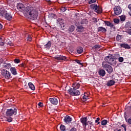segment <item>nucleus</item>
Here are the masks:
<instances>
[{"instance_id":"2","label":"nucleus","mask_w":131,"mask_h":131,"mask_svg":"<svg viewBox=\"0 0 131 131\" xmlns=\"http://www.w3.org/2000/svg\"><path fill=\"white\" fill-rule=\"evenodd\" d=\"M80 86V84L78 82H75L73 84V89H70L68 90V93L71 96H79L80 95V92L79 91L77 90V89H79Z\"/></svg>"},{"instance_id":"49","label":"nucleus","mask_w":131,"mask_h":131,"mask_svg":"<svg viewBox=\"0 0 131 131\" xmlns=\"http://www.w3.org/2000/svg\"><path fill=\"white\" fill-rule=\"evenodd\" d=\"M70 131H77V130L75 128H72Z\"/></svg>"},{"instance_id":"15","label":"nucleus","mask_w":131,"mask_h":131,"mask_svg":"<svg viewBox=\"0 0 131 131\" xmlns=\"http://www.w3.org/2000/svg\"><path fill=\"white\" fill-rule=\"evenodd\" d=\"M76 31L77 32H83V31H84V28L81 26H77Z\"/></svg>"},{"instance_id":"27","label":"nucleus","mask_w":131,"mask_h":131,"mask_svg":"<svg viewBox=\"0 0 131 131\" xmlns=\"http://www.w3.org/2000/svg\"><path fill=\"white\" fill-rule=\"evenodd\" d=\"M108 64H110V65H115L116 64V60L112 58L111 60L109 61Z\"/></svg>"},{"instance_id":"6","label":"nucleus","mask_w":131,"mask_h":131,"mask_svg":"<svg viewBox=\"0 0 131 131\" xmlns=\"http://www.w3.org/2000/svg\"><path fill=\"white\" fill-rule=\"evenodd\" d=\"M90 7L92 10H94L95 12L98 13V14H101L102 13V8L98 7L97 4H92L90 5Z\"/></svg>"},{"instance_id":"43","label":"nucleus","mask_w":131,"mask_h":131,"mask_svg":"<svg viewBox=\"0 0 131 131\" xmlns=\"http://www.w3.org/2000/svg\"><path fill=\"white\" fill-rule=\"evenodd\" d=\"M114 131H121V129L120 127L114 128Z\"/></svg>"},{"instance_id":"10","label":"nucleus","mask_w":131,"mask_h":131,"mask_svg":"<svg viewBox=\"0 0 131 131\" xmlns=\"http://www.w3.org/2000/svg\"><path fill=\"white\" fill-rule=\"evenodd\" d=\"M55 60H58V61H65L67 58L66 56H63L62 55H59L54 57Z\"/></svg>"},{"instance_id":"40","label":"nucleus","mask_w":131,"mask_h":131,"mask_svg":"<svg viewBox=\"0 0 131 131\" xmlns=\"http://www.w3.org/2000/svg\"><path fill=\"white\" fill-rule=\"evenodd\" d=\"M120 20H121V21H125V16H121L120 17Z\"/></svg>"},{"instance_id":"48","label":"nucleus","mask_w":131,"mask_h":131,"mask_svg":"<svg viewBox=\"0 0 131 131\" xmlns=\"http://www.w3.org/2000/svg\"><path fill=\"white\" fill-rule=\"evenodd\" d=\"M127 122H128V123H129V124H131V117L128 119V120L127 121Z\"/></svg>"},{"instance_id":"9","label":"nucleus","mask_w":131,"mask_h":131,"mask_svg":"<svg viewBox=\"0 0 131 131\" xmlns=\"http://www.w3.org/2000/svg\"><path fill=\"white\" fill-rule=\"evenodd\" d=\"M49 101L53 105H57L58 104V99L56 97L49 98Z\"/></svg>"},{"instance_id":"12","label":"nucleus","mask_w":131,"mask_h":131,"mask_svg":"<svg viewBox=\"0 0 131 131\" xmlns=\"http://www.w3.org/2000/svg\"><path fill=\"white\" fill-rule=\"evenodd\" d=\"M98 74L100 76H102V77H103L105 76V75L106 74V72L105 71V70H104L103 69H100L98 71Z\"/></svg>"},{"instance_id":"22","label":"nucleus","mask_w":131,"mask_h":131,"mask_svg":"<svg viewBox=\"0 0 131 131\" xmlns=\"http://www.w3.org/2000/svg\"><path fill=\"white\" fill-rule=\"evenodd\" d=\"M120 47H121V48H124V49H130V47L126 43H122L120 45Z\"/></svg>"},{"instance_id":"55","label":"nucleus","mask_w":131,"mask_h":131,"mask_svg":"<svg viewBox=\"0 0 131 131\" xmlns=\"http://www.w3.org/2000/svg\"><path fill=\"white\" fill-rule=\"evenodd\" d=\"M128 14H129V16H131V13H130V12H129Z\"/></svg>"},{"instance_id":"24","label":"nucleus","mask_w":131,"mask_h":131,"mask_svg":"<svg viewBox=\"0 0 131 131\" xmlns=\"http://www.w3.org/2000/svg\"><path fill=\"white\" fill-rule=\"evenodd\" d=\"M5 37L0 36V46H4L5 45Z\"/></svg>"},{"instance_id":"44","label":"nucleus","mask_w":131,"mask_h":131,"mask_svg":"<svg viewBox=\"0 0 131 131\" xmlns=\"http://www.w3.org/2000/svg\"><path fill=\"white\" fill-rule=\"evenodd\" d=\"M101 48V46L100 45H95L94 46V49H100Z\"/></svg>"},{"instance_id":"11","label":"nucleus","mask_w":131,"mask_h":131,"mask_svg":"<svg viewBox=\"0 0 131 131\" xmlns=\"http://www.w3.org/2000/svg\"><path fill=\"white\" fill-rule=\"evenodd\" d=\"M64 121L66 123H70L72 121V118L69 116H67L64 117Z\"/></svg>"},{"instance_id":"39","label":"nucleus","mask_w":131,"mask_h":131,"mask_svg":"<svg viewBox=\"0 0 131 131\" xmlns=\"http://www.w3.org/2000/svg\"><path fill=\"white\" fill-rule=\"evenodd\" d=\"M75 61L76 62V63H77V64H79V65H82V63L80 62V60L76 59Z\"/></svg>"},{"instance_id":"13","label":"nucleus","mask_w":131,"mask_h":131,"mask_svg":"<svg viewBox=\"0 0 131 131\" xmlns=\"http://www.w3.org/2000/svg\"><path fill=\"white\" fill-rule=\"evenodd\" d=\"M90 98V93L87 92L84 94V96H83V100L84 101H86Z\"/></svg>"},{"instance_id":"47","label":"nucleus","mask_w":131,"mask_h":131,"mask_svg":"<svg viewBox=\"0 0 131 131\" xmlns=\"http://www.w3.org/2000/svg\"><path fill=\"white\" fill-rule=\"evenodd\" d=\"M38 106H39V107H42V106H43V104L41 102H39L38 104Z\"/></svg>"},{"instance_id":"26","label":"nucleus","mask_w":131,"mask_h":131,"mask_svg":"<svg viewBox=\"0 0 131 131\" xmlns=\"http://www.w3.org/2000/svg\"><path fill=\"white\" fill-rule=\"evenodd\" d=\"M106 71L108 72V73H112L113 72V69L112 68V67L111 66H110L107 69Z\"/></svg>"},{"instance_id":"52","label":"nucleus","mask_w":131,"mask_h":131,"mask_svg":"<svg viewBox=\"0 0 131 131\" xmlns=\"http://www.w3.org/2000/svg\"><path fill=\"white\" fill-rule=\"evenodd\" d=\"M57 21L59 22V21H62V18H60L57 19Z\"/></svg>"},{"instance_id":"7","label":"nucleus","mask_w":131,"mask_h":131,"mask_svg":"<svg viewBox=\"0 0 131 131\" xmlns=\"http://www.w3.org/2000/svg\"><path fill=\"white\" fill-rule=\"evenodd\" d=\"M17 9L20 12H23L24 14H25V10L26 9V7H24V5L22 4L21 3H18L17 4Z\"/></svg>"},{"instance_id":"30","label":"nucleus","mask_w":131,"mask_h":131,"mask_svg":"<svg viewBox=\"0 0 131 131\" xmlns=\"http://www.w3.org/2000/svg\"><path fill=\"white\" fill-rule=\"evenodd\" d=\"M83 52V49L82 47H79L77 50L78 54H81Z\"/></svg>"},{"instance_id":"19","label":"nucleus","mask_w":131,"mask_h":131,"mask_svg":"<svg viewBox=\"0 0 131 131\" xmlns=\"http://www.w3.org/2000/svg\"><path fill=\"white\" fill-rule=\"evenodd\" d=\"M7 14V11L5 10L0 9V16L5 17Z\"/></svg>"},{"instance_id":"23","label":"nucleus","mask_w":131,"mask_h":131,"mask_svg":"<svg viewBox=\"0 0 131 131\" xmlns=\"http://www.w3.org/2000/svg\"><path fill=\"white\" fill-rule=\"evenodd\" d=\"M112 59V55H110L109 56L105 57L104 58V60L105 61L109 63V62H110Z\"/></svg>"},{"instance_id":"34","label":"nucleus","mask_w":131,"mask_h":131,"mask_svg":"<svg viewBox=\"0 0 131 131\" xmlns=\"http://www.w3.org/2000/svg\"><path fill=\"white\" fill-rule=\"evenodd\" d=\"M60 128L62 131H64L65 129H66V127L64 126V125H61Z\"/></svg>"},{"instance_id":"32","label":"nucleus","mask_w":131,"mask_h":131,"mask_svg":"<svg viewBox=\"0 0 131 131\" xmlns=\"http://www.w3.org/2000/svg\"><path fill=\"white\" fill-rule=\"evenodd\" d=\"M108 123L107 120H103L101 121V125H106Z\"/></svg>"},{"instance_id":"8","label":"nucleus","mask_w":131,"mask_h":131,"mask_svg":"<svg viewBox=\"0 0 131 131\" xmlns=\"http://www.w3.org/2000/svg\"><path fill=\"white\" fill-rule=\"evenodd\" d=\"M114 10L115 15H120V14H121V12H122V10L119 6H115L114 8Z\"/></svg>"},{"instance_id":"42","label":"nucleus","mask_w":131,"mask_h":131,"mask_svg":"<svg viewBox=\"0 0 131 131\" xmlns=\"http://www.w3.org/2000/svg\"><path fill=\"white\" fill-rule=\"evenodd\" d=\"M14 63H16V64H18V63H20V60L18 59H14Z\"/></svg>"},{"instance_id":"38","label":"nucleus","mask_w":131,"mask_h":131,"mask_svg":"<svg viewBox=\"0 0 131 131\" xmlns=\"http://www.w3.org/2000/svg\"><path fill=\"white\" fill-rule=\"evenodd\" d=\"M114 23H116L117 24H118L119 23V19L118 18H116L114 19Z\"/></svg>"},{"instance_id":"45","label":"nucleus","mask_w":131,"mask_h":131,"mask_svg":"<svg viewBox=\"0 0 131 131\" xmlns=\"http://www.w3.org/2000/svg\"><path fill=\"white\" fill-rule=\"evenodd\" d=\"M7 121H8V122H11L12 121V118L11 117H9L7 119Z\"/></svg>"},{"instance_id":"5","label":"nucleus","mask_w":131,"mask_h":131,"mask_svg":"<svg viewBox=\"0 0 131 131\" xmlns=\"http://www.w3.org/2000/svg\"><path fill=\"white\" fill-rule=\"evenodd\" d=\"M2 74L3 76L7 79H10V78L11 77V73H10V72L7 70L3 69L2 70Z\"/></svg>"},{"instance_id":"18","label":"nucleus","mask_w":131,"mask_h":131,"mask_svg":"<svg viewBox=\"0 0 131 131\" xmlns=\"http://www.w3.org/2000/svg\"><path fill=\"white\" fill-rule=\"evenodd\" d=\"M10 71L13 75H17V70H16L15 68H11Z\"/></svg>"},{"instance_id":"50","label":"nucleus","mask_w":131,"mask_h":131,"mask_svg":"<svg viewBox=\"0 0 131 131\" xmlns=\"http://www.w3.org/2000/svg\"><path fill=\"white\" fill-rule=\"evenodd\" d=\"M128 9L130 10V11H131V4H130V5H129L128 6Z\"/></svg>"},{"instance_id":"16","label":"nucleus","mask_w":131,"mask_h":131,"mask_svg":"<svg viewBox=\"0 0 131 131\" xmlns=\"http://www.w3.org/2000/svg\"><path fill=\"white\" fill-rule=\"evenodd\" d=\"M3 67H4V68H6V69H10V68L12 67V65H11V63H7L6 62L3 63Z\"/></svg>"},{"instance_id":"33","label":"nucleus","mask_w":131,"mask_h":131,"mask_svg":"<svg viewBox=\"0 0 131 131\" xmlns=\"http://www.w3.org/2000/svg\"><path fill=\"white\" fill-rule=\"evenodd\" d=\"M120 55L118 54H115L114 58L115 60H117V59H119Z\"/></svg>"},{"instance_id":"36","label":"nucleus","mask_w":131,"mask_h":131,"mask_svg":"<svg viewBox=\"0 0 131 131\" xmlns=\"http://www.w3.org/2000/svg\"><path fill=\"white\" fill-rule=\"evenodd\" d=\"M124 60V59H123V57H120L118 58V61H119V62H123Z\"/></svg>"},{"instance_id":"20","label":"nucleus","mask_w":131,"mask_h":131,"mask_svg":"<svg viewBox=\"0 0 131 131\" xmlns=\"http://www.w3.org/2000/svg\"><path fill=\"white\" fill-rule=\"evenodd\" d=\"M115 84V81L113 80H110L107 83V86H111V85H113Z\"/></svg>"},{"instance_id":"28","label":"nucleus","mask_w":131,"mask_h":131,"mask_svg":"<svg viewBox=\"0 0 131 131\" xmlns=\"http://www.w3.org/2000/svg\"><path fill=\"white\" fill-rule=\"evenodd\" d=\"M28 85L32 91H34L35 90V86H34V85H33L31 82H29L28 83Z\"/></svg>"},{"instance_id":"35","label":"nucleus","mask_w":131,"mask_h":131,"mask_svg":"<svg viewBox=\"0 0 131 131\" xmlns=\"http://www.w3.org/2000/svg\"><path fill=\"white\" fill-rule=\"evenodd\" d=\"M97 2V0H90L89 1L88 4L91 5V4H94V3H96Z\"/></svg>"},{"instance_id":"21","label":"nucleus","mask_w":131,"mask_h":131,"mask_svg":"<svg viewBox=\"0 0 131 131\" xmlns=\"http://www.w3.org/2000/svg\"><path fill=\"white\" fill-rule=\"evenodd\" d=\"M104 23H105V25L108 26L109 27H113L114 26L113 24H112V23H111L109 21H104Z\"/></svg>"},{"instance_id":"51","label":"nucleus","mask_w":131,"mask_h":131,"mask_svg":"<svg viewBox=\"0 0 131 131\" xmlns=\"http://www.w3.org/2000/svg\"><path fill=\"white\" fill-rule=\"evenodd\" d=\"M8 43L10 46H14V45L12 42H9Z\"/></svg>"},{"instance_id":"14","label":"nucleus","mask_w":131,"mask_h":131,"mask_svg":"<svg viewBox=\"0 0 131 131\" xmlns=\"http://www.w3.org/2000/svg\"><path fill=\"white\" fill-rule=\"evenodd\" d=\"M98 31L99 32H102L103 33H105V32H107V30L106 29V28L103 27H99L98 28Z\"/></svg>"},{"instance_id":"37","label":"nucleus","mask_w":131,"mask_h":131,"mask_svg":"<svg viewBox=\"0 0 131 131\" xmlns=\"http://www.w3.org/2000/svg\"><path fill=\"white\" fill-rule=\"evenodd\" d=\"M99 121H100V118H97L95 120V123H97V125L100 124V122Z\"/></svg>"},{"instance_id":"46","label":"nucleus","mask_w":131,"mask_h":131,"mask_svg":"<svg viewBox=\"0 0 131 131\" xmlns=\"http://www.w3.org/2000/svg\"><path fill=\"white\" fill-rule=\"evenodd\" d=\"M27 40L29 41H31V40H32V38H31L30 36H29L27 37Z\"/></svg>"},{"instance_id":"17","label":"nucleus","mask_w":131,"mask_h":131,"mask_svg":"<svg viewBox=\"0 0 131 131\" xmlns=\"http://www.w3.org/2000/svg\"><path fill=\"white\" fill-rule=\"evenodd\" d=\"M5 18L7 20H8L9 21H10V20H12V18H13V16L12 15L8 13L7 12L6 13V14H5Z\"/></svg>"},{"instance_id":"41","label":"nucleus","mask_w":131,"mask_h":131,"mask_svg":"<svg viewBox=\"0 0 131 131\" xmlns=\"http://www.w3.org/2000/svg\"><path fill=\"white\" fill-rule=\"evenodd\" d=\"M116 39H117L118 41L120 40L121 39V36L120 35H118L117 36Z\"/></svg>"},{"instance_id":"54","label":"nucleus","mask_w":131,"mask_h":131,"mask_svg":"<svg viewBox=\"0 0 131 131\" xmlns=\"http://www.w3.org/2000/svg\"><path fill=\"white\" fill-rule=\"evenodd\" d=\"M51 15L52 16V17H56V15L54 14H51Z\"/></svg>"},{"instance_id":"25","label":"nucleus","mask_w":131,"mask_h":131,"mask_svg":"<svg viewBox=\"0 0 131 131\" xmlns=\"http://www.w3.org/2000/svg\"><path fill=\"white\" fill-rule=\"evenodd\" d=\"M102 67L104 68V69H107L110 66L107 64V62L105 61H103L102 63Z\"/></svg>"},{"instance_id":"3","label":"nucleus","mask_w":131,"mask_h":131,"mask_svg":"<svg viewBox=\"0 0 131 131\" xmlns=\"http://www.w3.org/2000/svg\"><path fill=\"white\" fill-rule=\"evenodd\" d=\"M80 121L85 130H90V129H92V124H93V122L88 121L86 117L81 118Z\"/></svg>"},{"instance_id":"4","label":"nucleus","mask_w":131,"mask_h":131,"mask_svg":"<svg viewBox=\"0 0 131 131\" xmlns=\"http://www.w3.org/2000/svg\"><path fill=\"white\" fill-rule=\"evenodd\" d=\"M16 114H17V110L15 108L8 109L6 113V116H12V115H16Z\"/></svg>"},{"instance_id":"1","label":"nucleus","mask_w":131,"mask_h":131,"mask_svg":"<svg viewBox=\"0 0 131 131\" xmlns=\"http://www.w3.org/2000/svg\"><path fill=\"white\" fill-rule=\"evenodd\" d=\"M24 16L25 17H30L33 19H37L38 16V12L36 10L33 9L32 7H27L25 11Z\"/></svg>"},{"instance_id":"31","label":"nucleus","mask_w":131,"mask_h":131,"mask_svg":"<svg viewBox=\"0 0 131 131\" xmlns=\"http://www.w3.org/2000/svg\"><path fill=\"white\" fill-rule=\"evenodd\" d=\"M125 32H126V33H128V34L131 35V28H126Z\"/></svg>"},{"instance_id":"53","label":"nucleus","mask_w":131,"mask_h":131,"mask_svg":"<svg viewBox=\"0 0 131 131\" xmlns=\"http://www.w3.org/2000/svg\"><path fill=\"white\" fill-rule=\"evenodd\" d=\"M2 28H3V25L2 24H0V29H2Z\"/></svg>"},{"instance_id":"29","label":"nucleus","mask_w":131,"mask_h":131,"mask_svg":"<svg viewBox=\"0 0 131 131\" xmlns=\"http://www.w3.org/2000/svg\"><path fill=\"white\" fill-rule=\"evenodd\" d=\"M51 46H52V42L49 41L45 45L46 49H47L48 50L50 49V48H51Z\"/></svg>"},{"instance_id":"56","label":"nucleus","mask_w":131,"mask_h":131,"mask_svg":"<svg viewBox=\"0 0 131 131\" xmlns=\"http://www.w3.org/2000/svg\"><path fill=\"white\" fill-rule=\"evenodd\" d=\"M23 67H24V65H23Z\"/></svg>"}]
</instances>
